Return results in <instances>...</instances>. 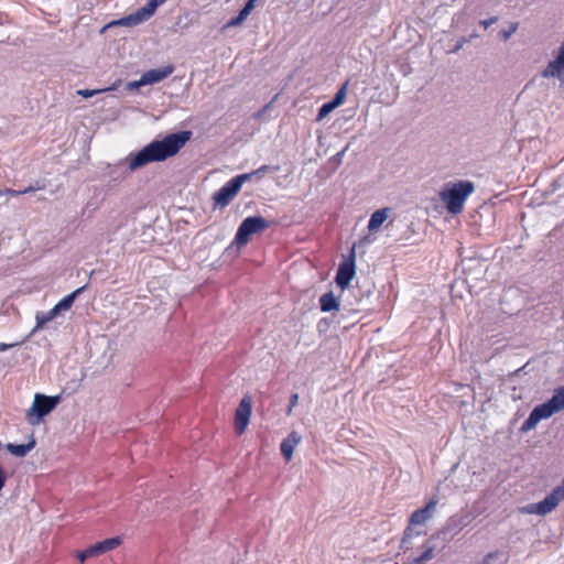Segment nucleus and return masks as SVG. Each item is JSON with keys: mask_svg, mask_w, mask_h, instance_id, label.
Segmentation results:
<instances>
[{"mask_svg": "<svg viewBox=\"0 0 564 564\" xmlns=\"http://www.w3.org/2000/svg\"><path fill=\"white\" fill-rule=\"evenodd\" d=\"M564 500V478L561 484L556 486L551 494H549L543 500L536 503H529L524 506L521 511L528 514L545 516L552 512L561 501Z\"/></svg>", "mask_w": 564, "mask_h": 564, "instance_id": "20e7f679", "label": "nucleus"}, {"mask_svg": "<svg viewBox=\"0 0 564 564\" xmlns=\"http://www.w3.org/2000/svg\"><path fill=\"white\" fill-rule=\"evenodd\" d=\"M240 191L229 180L213 196L214 208H224L228 206Z\"/></svg>", "mask_w": 564, "mask_h": 564, "instance_id": "9b49d317", "label": "nucleus"}, {"mask_svg": "<svg viewBox=\"0 0 564 564\" xmlns=\"http://www.w3.org/2000/svg\"><path fill=\"white\" fill-rule=\"evenodd\" d=\"M355 273V249L352 248L350 256L339 264L335 278L336 284L341 289L340 297L346 295V289L354 279Z\"/></svg>", "mask_w": 564, "mask_h": 564, "instance_id": "6e6552de", "label": "nucleus"}, {"mask_svg": "<svg viewBox=\"0 0 564 564\" xmlns=\"http://www.w3.org/2000/svg\"><path fill=\"white\" fill-rule=\"evenodd\" d=\"M0 197H2V192L0 191Z\"/></svg>", "mask_w": 564, "mask_h": 564, "instance_id": "ea45409f", "label": "nucleus"}, {"mask_svg": "<svg viewBox=\"0 0 564 564\" xmlns=\"http://www.w3.org/2000/svg\"><path fill=\"white\" fill-rule=\"evenodd\" d=\"M336 107L334 105H332L330 101L324 104L319 110H318V113H317V117H316V120L317 121H321L323 120L326 116H328L329 112H332Z\"/></svg>", "mask_w": 564, "mask_h": 564, "instance_id": "bb28decb", "label": "nucleus"}, {"mask_svg": "<svg viewBox=\"0 0 564 564\" xmlns=\"http://www.w3.org/2000/svg\"><path fill=\"white\" fill-rule=\"evenodd\" d=\"M270 170L271 167L269 165H262L259 169L252 171V174H254V176L257 177H261L264 173H267Z\"/></svg>", "mask_w": 564, "mask_h": 564, "instance_id": "7c9ffc66", "label": "nucleus"}, {"mask_svg": "<svg viewBox=\"0 0 564 564\" xmlns=\"http://www.w3.org/2000/svg\"><path fill=\"white\" fill-rule=\"evenodd\" d=\"M256 1H257V0H248V1L246 2V4L243 6V8H245V9H247V11L251 13V11H252V10H253V8H254V2H256Z\"/></svg>", "mask_w": 564, "mask_h": 564, "instance_id": "f704fd0d", "label": "nucleus"}, {"mask_svg": "<svg viewBox=\"0 0 564 564\" xmlns=\"http://www.w3.org/2000/svg\"><path fill=\"white\" fill-rule=\"evenodd\" d=\"M167 0H149L144 7L135 12L121 18L117 23L124 26H135L148 21L156 11V9Z\"/></svg>", "mask_w": 564, "mask_h": 564, "instance_id": "0eeeda50", "label": "nucleus"}, {"mask_svg": "<svg viewBox=\"0 0 564 564\" xmlns=\"http://www.w3.org/2000/svg\"><path fill=\"white\" fill-rule=\"evenodd\" d=\"M249 14H250V12H248V11H247V9L242 8V9L240 10V12L238 13V17H239L242 21H245V20L248 18V15H249Z\"/></svg>", "mask_w": 564, "mask_h": 564, "instance_id": "c9c22d12", "label": "nucleus"}, {"mask_svg": "<svg viewBox=\"0 0 564 564\" xmlns=\"http://www.w3.org/2000/svg\"><path fill=\"white\" fill-rule=\"evenodd\" d=\"M347 86L348 82H346L335 94L334 98L330 100L332 105H334L336 108L340 106L346 97L347 94Z\"/></svg>", "mask_w": 564, "mask_h": 564, "instance_id": "5701e85b", "label": "nucleus"}, {"mask_svg": "<svg viewBox=\"0 0 564 564\" xmlns=\"http://www.w3.org/2000/svg\"><path fill=\"white\" fill-rule=\"evenodd\" d=\"M61 397H48L45 394L36 393L32 406L28 410L26 417L30 424H39L44 416L50 414L59 403Z\"/></svg>", "mask_w": 564, "mask_h": 564, "instance_id": "7ed1b4c3", "label": "nucleus"}, {"mask_svg": "<svg viewBox=\"0 0 564 564\" xmlns=\"http://www.w3.org/2000/svg\"><path fill=\"white\" fill-rule=\"evenodd\" d=\"M112 88H105V89H80L77 91L78 95H80L84 98H90L95 95H98L100 93L111 90Z\"/></svg>", "mask_w": 564, "mask_h": 564, "instance_id": "cd10ccee", "label": "nucleus"}, {"mask_svg": "<svg viewBox=\"0 0 564 564\" xmlns=\"http://www.w3.org/2000/svg\"><path fill=\"white\" fill-rule=\"evenodd\" d=\"M17 344H4V343H1L0 344V351H4L13 346H15Z\"/></svg>", "mask_w": 564, "mask_h": 564, "instance_id": "e433bc0d", "label": "nucleus"}, {"mask_svg": "<svg viewBox=\"0 0 564 564\" xmlns=\"http://www.w3.org/2000/svg\"><path fill=\"white\" fill-rule=\"evenodd\" d=\"M86 286L87 285H83L68 295L64 296L57 304H55L52 314H59L61 312L68 311L74 304L76 297L84 292Z\"/></svg>", "mask_w": 564, "mask_h": 564, "instance_id": "2eb2a0df", "label": "nucleus"}, {"mask_svg": "<svg viewBox=\"0 0 564 564\" xmlns=\"http://www.w3.org/2000/svg\"><path fill=\"white\" fill-rule=\"evenodd\" d=\"M518 28H519V23L512 22V23H510V25L507 30H501L499 32V35L503 41H508L517 32Z\"/></svg>", "mask_w": 564, "mask_h": 564, "instance_id": "a878e982", "label": "nucleus"}, {"mask_svg": "<svg viewBox=\"0 0 564 564\" xmlns=\"http://www.w3.org/2000/svg\"><path fill=\"white\" fill-rule=\"evenodd\" d=\"M541 75L544 78L553 77L564 82V42L561 44L556 57L549 62Z\"/></svg>", "mask_w": 564, "mask_h": 564, "instance_id": "9d476101", "label": "nucleus"}, {"mask_svg": "<svg viewBox=\"0 0 564 564\" xmlns=\"http://www.w3.org/2000/svg\"><path fill=\"white\" fill-rule=\"evenodd\" d=\"M269 227V221L261 216H250L242 220L236 232L235 242L245 246L253 234Z\"/></svg>", "mask_w": 564, "mask_h": 564, "instance_id": "39448f33", "label": "nucleus"}, {"mask_svg": "<svg viewBox=\"0 0 564 564\" xmlns=\"http://www.w3.org/2000/svg\"><path fill=\"white\" fill-rule=\"evenodd\" d=\"M95 555L93 554L91 552V546H89L88 549H86L85 551L80 552L78 554V560L82 564L85 563V561L89 557H94Z\"/></svg>", "mask_w": 564, "mask_h": 564, "instance_id": "c85d7f7f", "label": "nucleus"}, {"mask_svg": "<svg viewBox=\"0 0 564 564\" xmlns=\"http://www.w3.org/2000/svg\"><path fill=\"white\" fill-rule=\"evenodd\" d=\"M549 419L543 411L536 405L528 416V419L522 423L521 432H529L533 430L538 423L542 420Z\"/></svg>", "mask_w": 564, "mask_h": 564, "instance_id": "f3484780", "label": "nucleus"}, {"mask_svg": "<svg viewBox=\"0 0 564 564\" xmlns=\"http://www.w3.org/2000/svg\"><path fill=\"white\" fill-rule=\"evenodd\" d=\"M474 191L475 185L470 181L447 183L440 192V198L449 214L457 215L463 212L465 202Z\"/></svg>", "mask_w": 564, "mask_h": 564, "instance_id": "f03ea898", "label": "nucleus"}, {"mask_svg": "<svg viewBox=\"0 0 564 564\" xmlns=\"http://www.w3.org/2000/svg\"><path fill=\"white\" fill-rule=\"evenodd\" d=\"M53 308L50 310L47 313H37L36 314V326L33 329V332H36L37 329L42 328L45 324L51 322L54 317H56L58 314H52Z\"/></svg>", "mask_w": 564, "mask_h": 564, "instance_id": "4be33fe9", "label": "nucleus"}, {"mask_svg": "<svg viewBox=\"0 0 564 564\" xmlns=\"http://www.w3.org/2000/svg\"><path fill=\"white\" fill-rule=\"evenodd\" d=\"M390 208H381L376 210L368 223L369 231H376L380 228V226L387 220L389 216Z\"/></svg>", "mask_w": 564, "mask_h": 564, "instance_id": "6ab92c4d", "label": "nucleus"}, {"mask_svg": "<svg viewBox=\"0 0 564 564\" xmlns=\"http://www.w3.org/2000/svg\"><path fill=\"white\" fill-rule=\"evenodd\" d=\"M301 440V435L293 431L281 442L280 451L286 462L292 459L294 448L300 444Z\"/></svg>", "mask_w": 564, "mask_h": 564, "instance_id": "4468645a", "label": "nucleus"}, {"mask_svg": "<svg viewBox=\"0 0 564 564\" xmlns=\"http://www.w3.org/2000/svg\"><path fill=\"white\" fill-rule=\"evenodd\" d=\"M251 408V398L249 395L243 397L235 413V430L238 435L243 434L249 424Z\"/></svg>", "mask_w": 564, "mask_h": 564, "instance_id": "1a4fd4ad", "label": "nucleus"}, {"mask_svg": "<svg viewBox=\"0 0 564 564\" xmlns=\"http://www.w3.org/2000/svg\"><path fill=\"white\" fill-rule=\"evenodd\" d=\"M35 447V440L32 437L26 444H7V449L10 454L17 457H24L30 451Z\"/></svg>", "mask_w": 564, "mask_h": 564, "instance_id": "412c9836", "label": "nucleus"}, {"mask_svg": "<svg viewBox=\"0 0 564 564\" xmlns=\"http://www.w3.org/2000/svg\"><path fill=\"white\" fill-rule=\"evenodd\" d=\"M243 21L237 15L235 18H232L231 20H229L225 28H235V26H238L242 23Z\"/></svg>", "mask_w": 564, "mask_h": 564, "instance_id": "2f4dec72", "label": "nucleus"}, {"mask_svg": "<svg viewBox=\"0 0 564 564\" xmlns=\"http://www.w3.org/2000/svg\"><path fill=\"white\" fill-rule=\"evenodd\" d=\"M498 21V18L497 17H491L489 19H486V20H481L480 21V25H482L485 29H488L490 25H492L494 23H496Z\"/></svg>", "mask_w": 564, "mask_h": 564, "instance_id": "473e14b6", "label": "nucleus"}, {"mask_svg": "<svg viewBox=\"0 0 564 564\" xmlns=\"http://www.w3.org/2000/svg\"><path fill=\"white\" fill-rule=\"evenodd\" d=\"M252 177H254V174H252V172L250 173H243V174H239L235 177H232L230 181L236 185V187L240 191L241 189V186L243 185V183L252 180Z\"/></svg>", "mask_w": 564, "mask_h": 564, "instance_id": "b1692460", "label": "nucleus"}, {"mask_svg": "<svg viewBox=\"0 0 564 564\" xmlns=\"http://www.w3.org/2000/svg\"><path fill=\"white\" fill-rule=\"evenodd\" d=\"M297 402H299V394L297 393L291 394V397H290V406L288 409V414H291L293 408L297 404Z\"/></svg>", "mask_w": 564, "mask_h": 564, "instance_id": "c756f323", "label": "nucleus"}, {"mask_svg": "<svg viewBox=\"0 0 564 564\" xmlns=\"http://www.w3.org/2000/svg\"><path fill=\"white\" fill-rule=\"evenodd\" d=\"M543 413L551 417L553 414L564 409V386L556 389L550 400L538 405Z\"/></svg>", "mask_w": 564, "mask_h": 564, "instance_id": "f8f14e48", "label": "nucleus"}, {"mask_svg": "<svg viewBox=\"0 0 564 564\" xmlns=\"http://www.w3.org/2000/svg\"><path fill=\"white\" fill-rule=\"evenodd\" d=\"M121 543H122V540L120 536L106 539L101 542H97L96 544L91 545V552L95 556H98L102 553H106L108 551L116 549Z\"/></svg>", "mask_w": 564, "mask_h": 564, "instance_id": "dca6fc26", "label": "nucleus"}, {"mask_svg": "<svg viewBox=\"0 0 564 564\" xmlns=\"http://www.w3.org/2000/svg\"><path fill=\"white\" fill-rule=\"evenodd\" d=\"M174 72L173 65H166L161 68H154L144 72L140 77L139 84L153 85L167 78Z\"/></svg>", "mask_w": 564, "mask_h": 564, "instance_id": "ddd939ff", "label": "nucleus"}, {"mask_svg": "<svg viewBox=\"0 0 564 564\" xmlns=\"http://www.w3.org/2000/svg\"><path fill=\"white\" fill-rule=\"evenodd\" d=\"M139 83H140V79L139 80H134V82H130L128 84L129 89H137V88H139L141 86H145L147 85V84H139Z\"/></svg>", "mask_w": 564, "mask_h": 564, "instance_id": "72a5a7b5", "label": "nucleus"}, {"mask_svg": "<svg viewBox=\"0 0 564 564\" xmlns=\"http://www.w3.org/2000/svg\"><path fill=\"white\" fill-rule=\"evenodd\" d=\"M344 152H345V150H344V151H341V152H339V153L337 154V156H338V158H341V155L344 154Z\"/></svg>", "mask_w": 564, "mask_h": 564, "instance_id": "58836bf2", "label": "nucleus"}, {"mask_svg": "<svg viewBox=\"0 0 564 564\" xmlns=\"http://www.w3.org/2000/svg\"><path fill=\"white\" fill-rule=\"evenodd\" d=\"M435 544L433 539H430L424 544V551L421 555L415 556L411 560L410 564H426L434 557Z\"/></svg>", "mask_w": 564, "mask_h": 564, "instance_id": "aec40b11", "label": "nucleus"}, {"mask_svg": "<svg viewBox=\"0 0 564 564\" xmlns=\"http://www.w3.org/2000/svg\"><path fill=\"white\" fill-rule=\"evenodd\" d=\"M36 189H39V187L29 186V187H26L24 189H21V191H15V189L7 188V189L1 191V192H2V196H19V195H22V194L35 192Z\"/></svg>", "mask_w": 564, "mask_h": 564, "instance_id": "393cba45", "label": "nucleus"}, {"mask_svg": "<svg viewBox=\"0 0 564 564\" xmlns=\"http://www.w3.org/2000/svg\"><path fill=\"white\" fill-rule=\"evenodd\" d=\"M466 42H467V41H466L465 39H462V41H459V42L456 44V46H455V48H454V52H456V51L460 50V48L463 47L464 43H466Z\"/></svg>", "mask_w": 564, "mask_h": 564, "instance_id": "4c0bfd02", "label": "nucleus"}, {"mask_svg": "<svg viewBox=\"0 0 564 564\" xmlns=\"http://www.w3.org/2000/svg\"><path fill=\"white\" fill-rule=\"evenodd\" d=\"M192 132L184 130L167 134L162 140H153L135 154L129 156V170L135 171L153 162H162L174 156L189 141Z\"/></svg>", "mask_w": 564, "mask_h": 564, "instance_id": "f257e3e1", "label": "nucleus"}, {"mask_svg": "<svg viewBox=\"0 0 564 564\" xmlns=\"http://www.w3.org/2000/svg\"><path fill=\"white\" fill-rule=\"evenodd\" d=\"M437 501L432 499L426 503L424 508L415 510L409 520V527L404 531V535L401 541V549H409L410 540L413 536L412 525H421L424 524L433 514Z\"/></svg>", "mask_w": 564, "mask_h": 564, "instance_id": "423d86ee", "label": "nucleus"}, {"mask_svg": "<svg viewBox=\"0 0 564 564\" xmlns=\"http://www.w3.org/2000/svg\"><path fill=\"white\" fill-rule=\"evenodd\" d=\"M345 296L337 299L333 292H327L319 297V305L322 312H330L333 310H337L340 305V302H344Z\"/></svg>", "mask_w": 564, "mask_h": 564, "instance_id": "a211bd4d", "label": "nucleus"}]
</instances>
